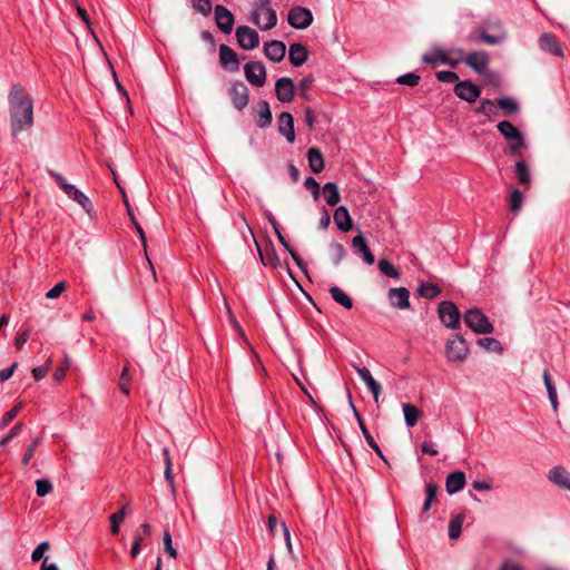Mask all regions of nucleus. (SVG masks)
Here are the masks:
<instances>
[{
  "instance_id": "obj_17",
  "label": "nucleus",
  "mask_w": 570,
  "mask_h": 570,
  "mask_svg": "<svg viewBox=\"0 0 570 570\" xmlns=\"http://www.w3.org/2000/svg\"><path fill=\"white\" fill-rule=\"evenodd\" d=\"M387 298L394 308L407 309L410 307V292L405 287L390 288Z\"/></svg>"
},
{
  "instance_id": "obj_63",
  "label": "nucleus",
  "mask_w": 570,
  "mask_h": 570,
  "mask_svg": "<svg viewBox=\"0 0 570 570\" xmlns=\"http://www.w3.org/2000/svg\"><path fill=\"white\" fill-rule=\"evenodd\" d=\"M48 174L56 180V183L59 185V187L65 191L67 189V186L70 184L67 183V180L63 178L62 175L59 173H56L51 169L48 170Z\"/></svg>"
},
{
  "instance_id": "obj_21",
  "label": "nucleus",
  "mask_w": 570,
  "mask_h": 570,
  "mask_svg": "<svg viewBox=\"0 0 570 570\" xmlns=\"http://www.w3.org/2000/svg\"><path fill=\"white\" fill-rule=\"evenodd\" d=\"M65 194L72 200H75L76 203H78L82 208L83 210L88 214V215H91L92 210H94V205L92 203L90 202V199L81 191L79 190L75 185L70 184L69 186H67V189L65 190Z\"/></svg>"
},
{
  "instance_id": "obj_25",
  "label": "nucleus",
  "mask_w": 570,
  "mask_h": 570,
  "mask_svg": "<svg viewBox=\"0 0 570 570\" xmlns=\"http://www.w3.org/2000/svg\"><path fill=\"white\" fill-rule=\"evenodd\" d=\"M334 223L342 232H348L353 227V220L345 206H338L334 212Z\"/></svg>"
},
{
  "instance_id": "obj_3",
  "label": "nucleus",
  "mask_w": 570,
  "mask_h": 570,
  "mask_svg": "<svg viewBox=\"0 0 570 570\" xmlns=\"http://www.w3.org/2000/svg\"><path fill=\"white\" fill-rule=\"evenodd\" d=\"M463 58L462 49H442L434 48L431 55H424L422 60L430 65H435L436 62H441L444 65H449L450 67H456Z\"/></svg>"
},
{
  "instance_id": "obj_27",
  "label": "nucleus",
  "mask_w": 570,
  "mask_h": 570,
  "mask_svg": "<svg viewBox=\"0 0 570 570\" xmlns=\"http://www.w3.org/2000/svg\"><path fill=\"white\" fill-rule=\"evenodd\" d=\"M257 116L255 121L259 128H266L272 124L273 117L269 104L266 100H261L257 105Z\"/></svg>"
},
{
  "instance_id": "obj_41",
  "label": "nucleus",
  "mask_w": 570,
  "mask_h": 570,
  "mask_svg": "<svg viewBox=\"0 0 570 570\" xmlns=\"http://www.w3.org/2000/svg\"><path fill=\"white\" fill-rule=\"evenodd\" d=\"M497 105L504 111L505 115L517 112L519 106L517 101L510 97H502L497 100Z\"/></svg>"
},
{
  "instance_id": "obj_35",
  "label": "nucleus",
  "mask_w": 570,
  "mask_h": 570,
  "mask_svg": "<svg viewBox=\"0 0 570 570\" xmlns=\"http://www.w3.org/2000/svg\"><path fill=\"white\" fill-rule=\"evenodd\" d=\"M417 294L421 297L432 299V298L438 297L441 294V288L435 284L422 282L419 285Z\"/></svg>"
},
{
  "instance_id": "obj_12",
  "label": "nucleus",
  "mask_w": 570,
  "mask_h": 570,
  "mask_svg": "<svg viewBox=\"0 0 570 570\" xmlns=\"http://www.w3.org/2000/svg\"><path fill=\"white\" fill-rule=\"evenodd\" d=\"M454 94L462 100L474 102L481 94V89L470 80L458 81Z\"/></svg>"
},
{
  "instance_id": "obj_55",
  "label": "nucleus",
  "mask_w": 570,
  "mask_h": 570,
  "mask_svg": "<svg viewBox=\"0 0 570 570\" xmlns=\"http://www.w3.org/2000/svg\"><path fill=\"white\" fill-rule=\"evenodd\" d=\"M142 542H144L142 534L139 533V530H136L134 533V543H132V547L130 550L131 558H136L139 554L141 547H142Z\"/></svg>"
},
{
  "instance_id": "obj_30",
  "label": "nucleus",
  "mask_w": 570,
  "mask_h": 570,
  "mask_svg": "<svg viewBox=\"0 0 570 570\" xmlns=\"http://www.w3.org/2000/svg\"><path fill=\"white\" fill-rule=\"evenodd\" d=\"M539 42H540L541 49L549 51L556 56L562 55V50H561L559 43L557 42L554 36H552L551 33H543L540 37Z\"/></svg>"
},
{
  "instance_id": "obj_49",
  "label": "nucleus",
  "mask_w": 570,
  "mask_h": 570,
  "mask_svg": "<svg viewBox=\"0 0 570 570\" xmlns=\"http://www.w3.org/2000/svg\"><path fill=\"white\" fill-rule=\"evenodd\" d=\"M419 81H420V76L414 72H409V73L402 75L396 79L397 83L405 85L409 87L416 86L419 83Z\"/></svg>"
},
{
  "instance_id": "obj_43",
  "label": "nucleus",
  "mask_w": 570,
  "mask_h": 570,
  "mask_svg": "<svg viewBox=\"0 0 570 570\" xmlns=\"http://www.w3.org/2000/svg\"><path fill=\"white\" fill-rule=\"evenodd\" d=\"M478 344L480 346L484 347L485 350L494 351V352H497L499 354H501L503 352L501 343L497 338H494V337L480 338L478 341Z\"/></svg>"
},
{
  "instance_id": "obj_10",
  "label": "nucleus",
  "mask_w": 570,
  "mask_h": 570,
  "mask_svg": "<svg viewBox=\"0 0 570 570\" xmlns=\"http://www.w3.org/2000/svg\"><path fill=\"white\" fill-rule=\"evenodd\" d=\"M489 28H491L494 32L488 33L484 27H479L476 29L480 41L487 45L495 46L505 40L507 33L500 22H495L492 26H489Z\"/></svg>"
},
{
  "instance_id": "obj_20",
  "label": "nucleus",
  "mask_w": 570,
  "mask_h": 570,
  "mask_svg": "<svg viewBox=\"0 0 570 570\" xmlns=\"http://www.w3.org/2000/svg\"><path fill=\"white\" fill-rule=\"evenodd\" d=\"M265 56L273 62H279L286 53V46L283 41L272 40L264 46Z\"/></svg>"
},
{
  "instance_id": "obj_39",
  "label": "nucleus",
  "mask_w": 570,
  "mask_h": 570,
  "mask_svg": "<svg viewBox=\"0 0 570 570\" xmlns=\"http://www.w3.org/2000/svg\"><path fill=\"white\" fill-rule=\"evenodd\" d=\"M361 432H362L364 439L366 440L367 444L389 465V461L384 456L382 450L380 449L379 444L376 443V441L374 440V438L372 436V434L370 433V431L367 430L365 424H361Z\"/></svg>"
},
{
  "instance_id": "obj_22",
  "label": "nucleus",
  "mask_w": 570,
  "mask_h": 570,
  "mask_svg": "<svg viewBox=\"0 0 570 570\" xmlns=\"http://www.w3.org/2000/svg\"><path fill=\"white\" fill-rule=\"evenodd\" d=\"M352 247L356 253L362 254L363 261L367 265H373L375 263L374 255L371 253L366 239L361 230H358V235L352 239Z\"/></svg>"
},
{
  "instance_id": "obj_54",
  "label": "nucleus",
  "mask_w": 570,
  "mask_h": 570,
  "mask_svg": "<svg viewBox=\"0 0 570 570\" xmlns=\"http://www.w3.org/2000/svg\"><path fill=\"white\" fill-rule=\"evenodd\" d=\"M509 141V148L511 150V153L515 156H519L520 155V151L521 149L524 147L525 145V141H524V138H523V135L520 134L518 136V138L515 139H511V140H508Z\"/></svg>"
},
{
  "instance_id": "obj_33",
  "label": "nucleus",
  "mask_w": 570,
  "mask_h": 570,
  "mask_svg": "<svg viewBox=\"0 0 570 570\" xmlns=\"http://www.w3.org/2000/svg\"><path fill=\"white\" fill-rule=\"evenodd\" d=\"M330 293H331L332 298L337 304L342 305L343 307H345L347 309H351L353 307L352 298L345 292H343L340 287L332 286L330 288Z\"/></svg>"
},
{
  "instance_id": "obj_13",
  "label": "nucleus",
  "mask_w": 570,
  "mask_h": 570,
  "mask_svg": "<svg viewBox=\"0 0 570 570\" xmlns=\"http://www.w3.org/2000/svg\"><path fill=\"white\" fill-rule=\"evenodd\" d=\"M229 96L234 107L238 110H243L249 100V91L244 82H234L229 88Z\"/></svg>"
},
{
  "instance_id": "obj_5",
  "label": "nucleus",
  "mask_w": 570,
  "mask_h": 570,
  "mask_svg": "<svg viewBox=\"0 0 570 570\" xmlns=\"http://www.w3.org/2000/svg\"><path fill=\"white\" fill-rule=\"evenodd\" d=\"M469 355V346L461 335L449 338L445 345V357L449 362H463Z\"/></svg>"
},
{
  "instance_id": "obj_45",
  "label": "nucleus",
  "mask_w": 570,
  "mask_h": 570,
  "mask_svg": "<svg viewBox=\"0 0 570 570\" xmlns=\"http://www.w3.org/2000/svg\"><path fill=\"white\" fill-rule=\"evenodd\" d=\"M163 453L165 456V479L170 485H173L174 484V478H173V473H171L173 463H171L168 448H164Z\"/></svg>"
},
{
  "instance_id": "obj_46",
  "label": "nucleus",
  "mask_w": 570,
  "mask_h": 570,
  "mask_svg": "<svg viewBox=\"0 0 570 570\" xmlns=\"http://www.w3.org/2000/svg\"><path fill=\"white\" fill-rule=\"evenodd\" d=\"M522 202H523V196H522L521 191L519 189H513L511 191V197H510V203H509L510 210H512L514 213L519 212L522 206Z\"/></svg>"
},
{
  "instance_id": "obj_60",
  "label": "nucleus",
  "mask_w": 570,
  "mask_h": 570,
  "mask_svg": "<svg viewBox=\"0 0 570 570\" xmlns=\"http://www.w3.org/2000/svg\"><path fill=\"white\" fill-rule=\"evenodd\" d=\"M304 186L312 191L314 199L320 197V184L313 177H307Z\"/></svg>"
},
{
  "instance_id": "obj_24",
  "label": "nucleus",
  "mask_w": 570,
  "mask_h": 570,
  "mask_svg": "<svg viewBox=\"0 0 570 570\" xmlns=\"http://www.w3.org/2000/svg\"><path fill=\"white\" fill-rule=\"evenodd\" d=\"M548 479L562 489H570V473L560 465L549 471Z\"/></svg>"
},
{
  "instance_id": "obj_23",
  "label": "nucleus",
  "mask_w": 570,
  "mask_h": 570,
  "mask_svg": "<svg viewBox=\"0 0 570 570\" xmlns=\"http://www.w3.org/2000/svg\"><path fill=\"white\" fill-rule=\"evenodd\" d=\"M288 59L294 67L304 65L308 59L306 47L299 42L292 43L288 50Z\"/></svg>"
},
{
  "instance_id": "obj_42",
  "label": "nucleus",
  "mask_w": 570,
  "mask_h": 570,
  "mask_svg": "<svg viewBox=\"0 0 570 570\" xmlns=\"http://www.w3.org/2000/svg\"><path fill=\"white\" fill-rule=\"evenodd\" d=\"M332 261L335 266L340 265V263L345 257L346 250L344 246L340 243H332L330 245Z\"/></svg>"
},
{
  "instance_id": "obj_62",
  "label": "nucleus",
  "mask_w": 570,
  "mask_h": 570,
  "mask_svg": "<svg viewBox=\"0 0 570 570\" xmlns=\"http://www.w3.org/2000/svg\"><path fill=\"white\" fill-rule=\"evenodd\" d=\"M49 366H50V360H48L46 365L35 367L32 370V376L35 377V380L39 381V380L43 379L49 371Z\"/></svg>"
},
{
  "instance_id": "obj_56",
  "label": "nucleus",
  "mask_w": 570,
  "mask_h": 570,
  "mask_svg": "<svg viewBox=\"0 0 570 570\" xmlns=\"http://www.w3.org/2000/svg\"><path fill=\"white\" fill-rule=\"evenodd\" d=\"M50 544L47 541H43L37 546V548L31 553V560L37 562L43 558V554L49 550Z\"/></svg>"
},
{
  "instance_id": "obj_34",
  "label": "nucleus",
  "mask_w": 570,
  "mask_h": 570,
  "mask_svg": "<svg viewBox=\"0 0 570 570\" xmlns=\"http://www.w3.org/2000/svg\"><path fill=\"white\" fill-rule=\"evenodd\" d=\"M404 421L409 428H413L420 417V411L416 406L405 403L402 405Z\"/></svg>"
},
{
  "instance_id": "obj_14",
  "label": "nucleus",
  "mask_w": 570,
  "mask_h": 570,
  "mask_svg": "<svg viewBox=\"0 0 570 570\" xmlns=\"http://www.w3.org/2000/svg\"><path fill=\"white\" fill-rule=\"evenodd\" d=\"M353 367L357 372L360 379L365 383L368 391L372 393L374 402L379 403L382 393L381 384L372 376L371 372L366 367L358 365H353Z\"/></svg>"
},
{
  "instance_id": "obj_32",
  "label": "nucleus",
  "mask_w": 570,
  "mask_h": 570,
  "mask_svg": "<svg viewBox=\"0 0 570 570\" xmlns=\"http://www.w3.org/2000/svg\"><path fill=\"white\" fill-rule=\"evenodd\" d=\"M497 129L507 140L515 139L521 134V131L508 120L500 121L497 125Z\"/></svg>"
},
{
  "instance_id": "obj_29",
  "label": "nucleus",
  "mask_w": 570,
  "mask_h": 570,
  "mask_svg": "<svg viewBox=\"0 0 570 570\" xmlns=\"http://www.w3.org/2000/svg\"><path fill=\"white\" fill-rule=\"evenodd\" d=\"M307 160L311 170L318 174L324 169V158L320 149L311 147L307 150Z\"/></svg>"
},
{
  "instance_id": "obj_53",
  "label": "nucleus",
  "mask_w": 570,
  "mask_h": 570,
  "mask_svg": "<svg viewBox=\"0 0 570 570\" xmlns=\"http://www.w3.org/2000/svg\"><path fill=\"white\" fill-rule=\"evenodd\" d=\"M22 428H23V423L22 422L16 423L12 426V429L10 430V432L3 439L0 440V446L7 445L13 438L19 435L21 433V431H22Z\"/></svg>"
},
{
  "instance_id": "obj_7",
  "label": "nucleus",
  "mask_w": 570,
  "mask_h": 570,
  "mask_svg": "<svg viewBox=\"0 0 570 570\" xmlns=\"http://www.w3.org/2000/svg\"><path fill=\"white\" fill-rule=\"evenodd\" d=\"M287 21L295 29H306L313 22V14L309 9L294 7L288 11Z\"/></svg>"
},
{
  "instance_id": "obj_11",
  "label": "nucleus",
  "mask_w": 570,
  "mask_h": 570,
  "mask_svg": "<svg viewBox=\"0 0 570 570\" xmlns=\"http://www.w3.org/2000/svg\"><path fill=\"white\" fill-rule=\"evenodd\" d=\"M462 61H464L475 72L482 75L488 69L489 55L483 50L472 51L469 52L466 56L463 55Z\"/></svg>"
},
{
  "instance_id": "obj_18",
  "label": "nucleus",
  "mask_w": 570,
  "mask_h": 570,
  "mask_svg": "<svg viewBox=\"0 0 570 570\" xmlns=\"http://www.w3.org/2000/svg\"><path fill=\"white\" fill-rule=\"evenodd\" d=\"M219 62L225 69L229 71H237L239 69L238 57L236 52L227 45L219 46Z\"/></svg>"
},
{
  "instance_id": "obj_31",
  "label": "nucleus",
  "mask_w": 570,
  "mask_h": 570,
  "mask_svg": "<svg viewBox=\"0 0 570 570\" xmlns=\"http://www.w3.org/2000/svg\"><path fill=\"white\" fill-rule=\"evenodd\" d=\"M324 198L330 206L338 204L341 196L335 183L328 181L323 187Z\"/></svg>"
},
{
  "instance_id": "obj_37",
  "label": "nucleus",
  "mask_w": 570,
  "mask_h": 570,
  "mask_svg": "<svg viewBox=\"0 0 570 570\" xmlns=\"http://www.w3.org/2000/svg\"><path fill=\"white\" fill-rule=\"evenodd\" d=\"M377 267L380 272L387 277L395 279L400 277L399 269L387 259H380L377 263Z\"/></svg>"
},
{
  "instance_id": "obj_1",
  "label": "nucleus",
  "mask_w": 570,
  "mask_h": 570,
  "mask_svg": "<svg viewBox=\"0 0 570 570\" xmlns=\"http://www.w3.org/2000/svg\"><path fill=\"white\" fill-rule=\"evenodd\" d=\"M12 136L33 126V104L31 97L19 85H13L8 97Z\"/></svg>"
},
{
  "instance_id": "obj_48",
  "label": "nucleus",
  "mask_w": 570,
  "mask_h": 570,
  "mask_svg": "<svg viewBox=\"0 0 570 570\" xmlns=\"http://www.w3.org/2000/svg\"><path fill=\"white\" fill-rule=\"evenodd\" d=\"M52 491V484L48 479L36 481V492L38 497H46Z\"/></svg>"
},
{
  "instance_id": "obj_52",
  "label": "nucleus",
  "mask_w": 570,
  "mask_h": 570,
  "mask_svg": "<svg viewBox=\"0 0 570 570\" xmlns=\"http://www.w3.org/2000/svg\"><path fill=\"white\" fill-rule=\"evenodd\" d=\"M193 7L204 16H208L213 9L210 0H193Z\"/></svg>"
},
{
  "instance_id": "obj_61",
  "label": "nucleus",
  "mask_w": 570,
  "mask_h": 570,
  "mask_svg": "<svg viewBox=\"0 0 570 570\" xmlns=\"http://www.w3.org/2000/svg\"><path fill=\"white\" fill-rule=\"evenodd\" d=\"M163 541H164L165 551L170 557L176 558L177 557V551H176V549H174V547L171 544V534L168 531H165Z\"/></svg>"
},
{
  "instance_id": "obj_38",
  "label": "nucleus",
  "mask_w": 570,
  "mask_h": 570,
  "mask_svg": "<svg viewBox=\"0 0 570 570\" xmlns=\"http://www.w3.org/2000/svg\"><path fill=\"white\" fill-rule=\"evenodd\" d=\"M476 112L485 115L489 119H493L498 115L495 104L490 99H482Z\"/></svg>"
},
{
  "instance_id": "obj_64",
  "label": "nucleus",
  "mask_w": 570,
  "mask_h": 570,
  "mask_svg": "<svg viewBox=\"0 0 570 570\" xmlns=\"http://www.w3.org/2000/svg\"><path fill=\"white\" fill-rule=\"evenodd\" d=\"M500 570H523V568L514 561L507 560L502 563Z\"/></svg>"
},
{
  "instance_id": "obj_59",
  "label": "nucleus",
  "mask_w": 570,
  "mask_h": 570,
  "mask_svg": "<svg viewBox=\"0 0 570 570\" xmlns=\"http://www.w3.org/2000/svg\"><path fill=\"white\" fill-rule=\"evenodd\" d=\"M67 283L61 281L57 283L51 289L46 293V297L49 299L56 298L61 295V293L66 289Z\"/></svg>"
},
{
  "instance_id": "obj_4",
  "label": "nucleus",
  "mask_w": 570,
  "mask_h": 570,
  "mask_svg": "<svg viewBox=\"0 0 570 570\" xmlns=\"http://www.w3.org/2000/svg\"><path fill=\"white\" fill-rule=\"evenodd\" d=\"M464 323L478 334H491L494 330L488 316L479 308L466 311L464 314Z\"/></svg>"
},
{
  "instance_id": "obj_50",
  "label": "nucleus",
  "mask_w": 570,
  "mask_h": 570,
  "mask_svg": "<svg viewBox=\"0 0 570 570\" xmlns=\"http://www.w3.org/2000/svg\"><path fill=\"white\" fill-rule=\"evenodd\" d=\"M22 407V403H18L16 406H13L11 410L7 411L1 419L0 426L4 428L7 426L19 413V411Z\"/></svg>"
},
{
  "instance_id": "obj_44",
  "label": "nucleus",
  "mask_w": 570,
  "mask_h": 570,
  "mask_svg": "<svg viewBox=\"0 0 570 570\" xmlns=\"http://www.w3.org/2000/svg\"><path fill=\"white\" fill-rule=\"evenodd\" d=\"M126 507H124L120 511L112 513L109 517L110 523H111V533L118 534L119 532V524L124 521L126 518Z\"/></svg>"
},
{
  "instance_id": "obj_36",
  "label": "nucleus",
  "mask_w": 570,
  "mask_h": 570,
  "mask_svg": "<svg viewBox=\"0 0 570 570\" xmlns=\"http://www.w3.org/2000/svg\"><path fill=\"white\" fill-rule=\"evenodd\" d=\"M464 521L463 514H456L449 522V538L455 540L460 537Z\"/></svg>"
},
{
  "instance_id": "obj_8",
  "label": "nucleus",
  "mask_w": 570,
  "mask_h": 570,
  "mask_svg": "<svg viewBox=\"0 0 570 570\" xmlns=\"http://www.w3.org/2000/svg\"><path fill=\"white\" fill-rule=\"evenodd\" d=\"M246 80L256 87H262L266 81V68L261 61H249L244 66Z\"/></svg>"
},
{
  "instance_id": "obj_9",
  "label": "nucleus",
  "mask_w": 570,
  "mask_h": 570,
  "mask_svg": "<svg viewBox=\"0 0 570 570\" xmlns=\"http://www.w3.org/2000/svg\"><path fill=\"white\" fill-rule=\"evenodd\" d=\"M236 39L239 47L252 50L259 45V36L255 29L247 26H239L236 29Z\"/></svg>"
},
{
  "instance_id": "obj_2",
  "label": "nucleus",
  "mask_w": 570,
  "mask_h": 570,
  "mask_svg": "<svg viewBox=\"0 0 570 570\" xmlns=\"http://www.w3.org/2000/svg\"><path fill=\"white\" fill-rule=\"evenodd\" d=\"M272 0H253L249 21L263 31L273 29L277 24L276 10Z\"/></svg>"
},
{
  "instance_id": "obj_28",
  "label": "nucleus",
  "mask_w": 570,
  "mask_h": 570,
  "mask_svg": "<svg viewBox=\"0 0 570 570\" xmlns=\"http://www.w3.org/2000/svg\"><path fill=\"white\" fill-rule=\"evenodd\" d=\"M514 173H515L517 180L521 186H523L525 188L530 187L531 174H530V167L525 160L520 159L515 163Z\"/></svg>"
},
{
  "instance_id": "obj_51",
  "label": "nucleus",
  "mask_w": 570,
  "mask_h": 570,
  "mask_svg": "<svg viewBox=\"0 0 570 570\" xmlns=\"http://www.w3.org/2000/svg\"><path fill=\"white\" fill-rule=\"evenodd\" d=\"M129 386H130V377L128 374V367L124 366L121 374H120V379H119V390L122 394L128 395Z\"/></svg>"
},
{
  "instance_id": "obj_6",
  "label": "nucleus",
  "mask_w": 570,
  "mask_h": 570,
  "mask_svg": "<svg viewBox=\"0 0 570 570\" xmlns=\"http://www.w3.org/2000/svg\"><path fill=\"white\" fill-rule=\"evenodd\" d=\"M438 313L441 322L448 328L456 330L460 327V312L454 303L450 301L441 302Z\"/></svg>"
},
{
  "instance_id": "obj_26",
  "label": "nucleus",
  "mask_w": 570,
  "mask_h": 570,
  "mask_svg": "<svg viewBox=\"0 0 570 570\" xmlns=\"http://www.w3.org/2000/svg\"><path fill=\"white\" fill-rule=\"evenodd\" d=\"M465 485V474L462 471H456L446 476L445 489L449 494H454L461 491Z\"/></svg>"
},
{
  "instance_id": "obj_47",
  "label": "nucleus",
  "mask_w": 570,
  "mask_h": 570,
  "mask_svg": "<svg viewBox=\"0 0 570 570\" xmlns=\"http://www.w3.org/2000/svg\"><path fill=\"white\" fill-rule=\"evenodd\" d=\"M39 444H40V439L39 438H35L32 440V442L30 443V445L27 448V450H26V452H24V454H23V456L21 459V464L23 466H27L30 463V461H31V459H32V456L35 454V451H36V449L38 448Z\"/></svg>"
},
{
  "instance_id": "obj_57",
  "label": "nucleus",
  "mask_w": 570,
  "mask_h": 570,
  "mask_svg": "<svg viewBox=\"0 0 570 570\" xmlns=\"http://www.w3.org/2000/svg\"><path fill=\"white\" fill-rule=\"evenodd\" d=\"M314 81V78L312 76H306L298 82V90L301 92V96L305 99H308L307 91L309 90L312 83Z\"/></svg>"
},
{
  "instance_id": "obj_19",
  "label": "nucleus",
  "mask_w": 570,
  "mask_h": 570,
  "mask_svg": "<svg viewBox=\"0 0 570 570\" xmlns=\"http://www.w3.org/2000/svg\"><path fill=\"white\" fill-rule=\"evenodd\" d=\"M278 131L289 144L295 141L294 118L289 112L283 111L278 116Z\"/></svg>"
},
{
  "instance_id": "obj_40",
  "label": "nucleus",
  "mask_w": 570,
  "mask_h": 570,
  "mask_svg": "<svg viewBox=\"0 0 570 570\" xmlns=\"http://www.w3.org/2000/svg\"><path fill=\"white\" fill-rule=\"evenodd\" d=\"M277 235V239L278 242L284 246V248L289 253V255L292 256L293 261L296 263V265L301 268V269H305V265L303 263V259L298 256V254L289 246L288 242L285 239V237L283 236L281 229H278V233H275Z\"/></svg>"
},
{
  "instance_id": "obj_16",
  "label": "nucleus",
  "mask_w": 570,
  "mask_h": 570,
  "mask_svg": "<svg viewBox=\"0 0 570 570\" xmlns=\"http://www.w3.org/2000/svg\"><path fill=\"white\" fill-rule=\"evenodd\" d=\"M276 98L281 102H291L295 96V85L288 77L279 78L275 83Z\"/></svg>"
},
{
  "instance_id": "obj_58",
  "label": "nucleus",
  "mask_w": 570,
  "mask_h": 570,
  "mask_svg": "<svg viewBox=\"0 0 570 570\" xmlns=\"http://www.w3.org/2000/svg\"><path fill=\"white\" fill-rule=\"evenodd\" d=\"M435 77L441 82H454L459 80V76L455 72L448 70L438 71Z\"/></svg>"
},
{
  "instance_id": "obj_15",
  "label": "nucleus",
  "mask_w": 570,
  "mask_h": 570,
  "mask_svg": "<svg viewBox=\"0 0 570 570\" xmlns=\"http://www.w3.org/2000/svg\"><path fill=\"white\" fill-rule=\"evenodd\" d=\"M215 12V21L218 29L228 35L233 30L234 26V16L233 13L224 6L217 4L214 9Z\"/></svg>"
}]
</instances>
